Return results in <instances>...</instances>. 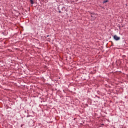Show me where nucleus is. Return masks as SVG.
Masks as SVG:
<instances>
[{
  "label": "nucleus",
  "mask_w": 128,
  "mask_h": 128,
  "mask_svg": "<svg viewBox=\"0 0 128 128\" xmlns=\"http://www.w3.org/2000/svg\"><path fill=\"white\" fill-rule=\"evenodd\" d=\"M59 12H60V11Z\"/></svg>",
  "instance_id": "5"
},
{
  "label": "nucleus",
  "mask_w": 128,
  "mask_h": 128,
  "mask_svg": "<svg viewBox=\"0 0 128 128\" xmlns=\"http://www.w3.org/2000/svg\"><path fill=\"white\" fill-rule=\"evenodd\" d=\"M22 126H22H22H21V127H22Z\"/></svg>",
  "instance_id": "4"
},
{
  "label": "nucleus",
  "mask_w": 128,
  "mask_h": 128,
  "mask_svg": "<svg viewBox=\"0 0 128 128\" xmlns=\"http://www.w3.org/2000/svg\"><path fill=\"white\" fill-rule=\"evenodd\" d=\"M30 2L31 4H34V0H30Z\"/></svg>",
  "instance_id": "3"
},
{
  "label": "nucleus",
  "mask_w": 128,
  "mask_h": 128,
  "mask_svg": "<svg viewBox=\"0 0 128 128\" xmlns=\"http://www.w3.org/2000/svg\"><path fill=\"white\" fill-rule=\"evenodd\" d=\"M114 38L116 40H120V37L116 35H114Z\"/></svg>",
  "instance_id": "1"
},
{
  "label": "nucleus",
  "mask_w": 128,
  "mask_h": 128,
  "mask_svg": "<svg viewBox=\"0 0 128 128\" xmlns=\"http://www.w3.org/2000/svg\"><path fill=\"white\" fill-rule=\"evenodd\" d=\"M108 2V0H104V2H102V4H105V3H106V2Z\"/></svg>",
  "instance_id": "2"
}]
</instances>
